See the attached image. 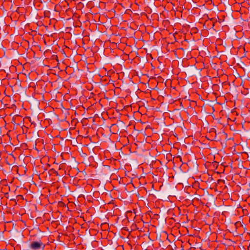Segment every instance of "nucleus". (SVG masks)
<instances>
[{
    "mask_svg": "<svg viewBox=\"0 0 250 250\" xmlns=\"http://www.w3.org/2000/svg\"><path fill=\"white\" fill-rule=\"evenodd\" d=\"M44 247V245L41 241L39 242H33L30 245V248L33 250H38L40 249L41 248H43Z\"/></svg>",
    "mask_w": 250,
    "mask_h": 250,
    "instance_id": "nucleus-1",
    "label": "nucleus"
}]
</instances>
